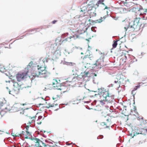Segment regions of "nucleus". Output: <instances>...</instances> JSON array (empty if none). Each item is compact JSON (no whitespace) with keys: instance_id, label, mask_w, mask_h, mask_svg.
I'll return each instance as SVG.
<instances>
[{"instance_id":"nucleus-35","label":"nucleus","mask_w":147,"mask_h":147,"mask_svg":"<svg viewBox=\"0 0 147 147\" xmlns=\"http://www.w3.org/2000/svg\"><path fill=\"white\" fill-rule=\"evenodd\" d=\"M3 104V102L2 101H0V107L2 106V104Z\"/></svg>"},{"instance_id":"nucleus-31","label":"nucleus","mask_w":147,"mask_h":147,"mask_svg":"<svg viewBox=\"0 0 147 147\" xmlns=\"http://www.w3.org/2000/svg\"><path fill=\"white\" fill-rule=\"evenodd\" d=\"M43 61L44 63L45 62H47L48 61V58H45L43 60Z\"/></svg>"},{"instance_id":"nucleus-37","label":"nucleus","mask_w":147,"mask_h":147,"mask_svg":"<svg viewBox=\"0 0 147 147\" xmlns=\"http://www.w3.org/2000/svg\"><path fill=\"white\" fill-rule=\"evenodd\" d=\"M98 94H94V95H92V96H96V97H97V96H98V95H98ZM99 96H100V95H99Z\"/></svg>"},{"instance_id":"nucleus-34","label":"nucleus","mask_w":147,"mask_h":147,"mask_svg":"<svg viewBox=\"0 0 147 147\" xmlns=\"http://www.w3.org/2000/svg\"><path fill=\"white\" fill-rule=\"evenodd\" d=\"M76 37V38H78V36L76 35H74L73 37L71 36V38H74L75 39V37Z\"/></svg>"},{"instance_id":"nucleus-22","label":"nucleus","mask_w":147,"mask_h":147,"mask_svg":"<svg viewBox=\"0 0 147 147\" xmlns=\"http://www.w3.org/2000/svg\"><path fill=\"white\" fill-rule=\"evenodd\" d=\"M27 67L28 69H33V68L34 67V66L33 65V62L32 61H31L30 63H29L28 65L27 66Z\"/></svg>"},{"instance_id":"nucleus-32","label":"nucleus","mask_w":147,"mask_h":147,"mask_svg":"<svg viewBox=\"0 0 147 147\" xmlns=\"http://www.w3.org/2000/svg\"><path fill=\"white\" fill-rule=\"evenodd\" d=\"M103 136L102 135H100L97 137V139H102L103 138Z\"/></svg>"},{"instance_id":"nucleus-2","label":"nucleus","mask_w":147,"mask_h":147,"mask_svg":"<svg viewBox=\"0 0 147 147\" xmlns=\"http://www.w3.org/2000/svg\"><path fill=\"white\" fill-rule=\"evenodd\" d=\"M12 82L13 84L14 87L11 91H9V93L14 96L18 94L20 90H22L24 88V86L22 84L18 83L14 80H12Z\"/></svg>"},{"instance_id":"nucleus-11","label":"nucleus","mask_w":147,"mask_h":147,"mask_svg":"<svg viewBox=\"0 0 147 147\" xmlns=\"http://www.w3.org/2000/svg\"><path fill=\"white\" fill-rule=\"evenodd\" d=\"M46 103L47 104L46 106L45 107L49 108H51V109L54 110V111H57L59 109V107L58 106L57 104L51 103H47L46 102Z\"/></svg>"},{"instance_id":"nucleus-4","label":"nucleus","mask_w":147,"mask_h":147,"mask_svg":"<svg viewBox=\"0 0 147 147\" xmlns=\"http://www.w3.org/2000/svg\"><path fill=\"white\" fill-rule=\"evenodd\" d=\"M95 60V58L93 55H87L82 58V62L84 64H86L87 65L89 64L91 65L89 67H92L93 63Z\"/></svg>"},{"instance_id":"nucleus-21","label":"nucleus","mask_w":147,"mask_h":147,"mask_svg":"<svg viewBox=\"0 0 147 147\" xmlns=\"http://www.w3.org/2000/svg\"><path fill=\"white\" fill-rule=\"evenodd\" d=\"M38 72H40L42 71H44L46 69V67L45 66V65L43 66H40L39 65H38Z\"/></svg>"},{"instance_id":"nucleus-24","label":"nucleus","mask_w":147,"mask_h":147,"mask_svg":"<svg viewBox=\"0 0 147 147\" xmlns=\"http://www.w3.org/2000/svg\"><path fill=\"white\" fill-rule=\"evenodd\" d=\"M132 10L134 11H137V10H138V12L137 14H138L139 15H140L142 14L138 8H136L135 7H133L132 8Z\"/></svg>"},{"instance_id":"nucleus-6","label":"nucleus","mask_w":147,"mask_h":147,"mask_svg":"<svg viewBox=\"0 0 147 147\" xmlns=\"http://www.w3.org/2000/svg\"><path fill=\"white\" fill-rule=\"evenodd\" d=\"M28 71L18 72L16 75L17 80L18 82H20L25 80L28 76Z\"/></svg>"},{"instance_id":"nucleus-38","label":"nucleus","mask_w":147,"mask_h":147,"mask_svg":"<svg viewBox=\"0 0 147 147\" xmlns=\"http://www.w3.org/2000/svg\"><path fill=\"white\" fill-rule=\"evenodd\" d=\"M69 38H70V39H71V38H66V39H65V40H66V41H67V40H68V39H69Z\"/></svg>"},{"instance_id":"nucleus-5","label":"nucleus","mask_w":147,"mask_h":147,"mask_svg":"<svg viewBox=\"0 0 147 147\" xmlns=\"http://www.w3.org/2000/svg\"><path fill=\"white\" fill-rule=\"evenodd\" d=\"M140 17H136L134 19L133 24L129 23V28H133L134 31H137L139 30L142 24L140 21Z\"/></svg>"},{"instance_id":"nucleus-47","label":"nucleus","mask_w":147,"mask_h":147,"mask_svg":"<svg viewBox=\"0 0 147 147\" xmlns=\"http://www.w3.org/2000/svg\"><path fill=\"white\" fill-rule=\"evenodd\" d=\"M6 88H7V89H8V87H6Z\"/></svg>"},{"instance_id":"nucleus-25","label":"nucleus","mask_w":147,"mask_h":147,"mask_svg":"<svg viewBox=\"0 0 147 147\" xmlns=\"http://www.w3.org/2000/svg\"><path fill=\"white\" fill-rule=\"evenodd\" d=\"M23 114L25 116H27L28 115V114L29 111L27 109H24L23 111Z\"/></svg>"},{"instance_id":"nucleus-15","label":"nucleus","mask_w":147,"mask_h":147,"mask_svg":"<svg viewBox=\"0 0 147 147\" xmlns=\"http://www.w3.org/2000/svg\"><path fill=\"white\" fill-rule=\"evenodd\" d=\"M52 85L53 86V87H54V89L57 88L60 85V83L58 82L56 79H53V80L52 82Z\"/></svg>"},{"instance_id":"nucleus-16","label":"nucleus","mask_w":147,"mask_h":147,"mask_svg":"<svg viewBox=\"0 0 147 147\" xmlns=\"http://www.w3.org/2000/svg\"><path fill=\"white\" fill-rule=\"evenodd\" d=\"M36 117L33 116L31 117L30 116L27 117L26 118V120L27 122V123L31 122V124L32 123L34 122L35 121Z\"/></svg>"},{"instance_id":"nucleus-33","label":"nucleus","mask_w":147,"mask_h":147,"mask_svg":"<svg viewBox=\"0 0 147 147\" xmlns=\"http://www.w3.org/2000/svg\"><path fill=\"white\" fill-rule=\"evenodd\" d=\"M143 19L145 20H147V16H144L143 17Z\"/></svg>"},{"instance_id":"nucleus-18","label":"nucleus","mask_w":147,"mask_h":147,"mask_svg":"<svg viewBox=\"0 0 147 147\" xmlns=\"http://www.w3.org/2000/svg\"><path fill=\"white\" fill-rule=\"evenodd\" d=\"M55 89L57 90L56 91L57 96L59 97L61 96L63 93V92H62V90L61 89V86L60 88L58 87L57 88H55Z\"/></svg>"},{"instance_id":"nucleus-46","label":"nucleus","mask_w":147,"mask_h":147,"mask_svg":"<svg viewBox=\"0 0 147 147\" xmlns=\"http://www.w3.org/2000/svg\"><path fill=\"white\" fill-rule=\"evenodd\" d=\"M107 7H105V9H107Z\"/></svg>"},{"instance_id":"nucleus-49","label":"nucleus","mask_w":147,"mask_h":147,"mask_svg":"<svg viewBox=\"0 0 147 147\" xmlns=\"http://www.w3.org/2000/svg\"><path fill=\"white\" fill-rule=\"evenodd\" d=\"M85 68H86V66H85Z\"/></svg>"},{"instance_id":"nucleus-10","label":"nucleus","mask_w":147,"mask_h":147,"mask_svg":"<svg viewBox=\"0 0 147 147\" xmlns=\"http://www.w3.org/2000/svg\"><path fill=\"white\" fill-rule=\"evenodd\" d=\"M89 74L88 71H85L81 73V75L78 76H77L74 77H72V81H76V80H79V79H82L83 77H86L88 76V74Z\"/></svg>"},{"instance_id":"nucleus-1","label":"nucleus","mask_w":147,"mask_h":147,"mask_svg":"<svg viewBox=\"0 0 147 147\" xmlns=\"http://www.w3.org/2000/svg\"><path fill=\"white\" fill-rule=\"evenodd\" d=\"M98 94L100 95V103L102 105L104 104L103 101L109 103H112L115 100L114 96L111 95L109 91L104 88L98 89Z\"/></svg>"},{"instance_id":"nucleus-40","label":"nucleus","mask_w":147,"mask_h":147,"mask_svg":"<svg viewBox=\"0 0 147 147\" xmlns=\"http://www.w3.org/2000/svg\"><path fill=\"white\" fill-rule=\"evenodd\" d=\"M94 76H96L97 75L96 74H94Z\"/></svg>"},{"instance_id":"nucleus-14","label":"nucleus","mask_w":147,"mask_h":147,"mask_svg":"<svg viewBox=\"0 0 147 147\" xmlns=\"http://www.w3.org/2000/svg\"><path fill=\"white\" fill-rule=\"evenodd\" d=\"M61 89L63 93H68L70 90V87L69 86H61Z\"/></svg>"},{"instance_id":"nucleus-17","label":"nucleus","mask_w":147,"mask_h":147,"mask_svg":"<svg viewBox=\"0 0 147 147\" xmlns=\"http://www.w3.org/2000/svg\"><path fill=\"white\" fill-rule=\"evenodd\" d=\"M29 77L32 80L34 79L36 77H40L38 72H33L32 73L31 75L29 76Z\"/></svg>"},{"instance_id":"nucleus-39","label":"nucleus","mask_w":147,"mask_h":147,"mask_svg":"<svg viewBox=\"0 0 147 147\" xmlns=\"http://www.w3.org/2000/svg\"><path fill=\"white\" fill-rule=\"evenodd\" d=\"M109 86H112H112H113V84H110V85H109Z\"/></svg>"},{"instance_id":"nucleus-36","label":"nucleus","mask_w":147,"mask_h":147,"mask_svg":"<svg viewBox=\"0 0 147 147\" xmlns=\"http://www.w3.org/2000/svg\"><path fill=\"white\" fill-rule=\"evenodd\" d=\"M57 21H56V20L53 21L52 22V23L53 24H55L57 22Z\"/></svg>"},{"instance_id":"nucleus-8","label":"nucleus","mask_w":147,"mask_h":147,"mask_svg":"<svg viewBox=\"0 0 147 147\" xmlns=\"http://www.w3.org/2000/svg\"><path fill=\"white\" fill-rule=\"evenodd\" d=\"M88 5L86 3H84L81 5V10L80 11V15L85 16V14L88 12Z\"/></svg>"},{"instance_id":"nucleus-12","label":"nucleus","mask_w":147,"mask_h":147,"mask_svg":"<svg viewBox=\"0 0 147 147\" xmlns=\"http://www.w3.org/2000/svg\"><path fill=\"white\" fill-rule=\"evenodd\" d=\"M40 78H46L48 77L49 75V73L46 69L40 72H38Z\"/></svg>"},{"instance_id":"nucleus-29","label":"nucleus","mask_w":147,"mask_h":147,"mask_svg":"<svg viewBox=\"0 0 147 147\" xmlns=\"http://www.w3.org/2000/svg\"><path fill=\"white\" fill-rule=\"evenodd\" d=\"M142 10L143 11V13H144L146 15V13H147V8L144 9H142Z\"/></svg>"},{"instance_id":"nucleus-7","label":"nucleus","mask_w":147,"mask_h":147,"mask_svg":"<svg viewBox=\"0 0 147 147\" xmlns=\"http://www.w3.org/2000/svg\"><path fill=\"white\" fill-rule=\"evenodd\" d=\"M88 13L91 16H96V13L95 12V8L93 5L90 4H88L87 6Z\"/></svg>"},{"instance_id":"nucleus-27","label":"nucleus","mask_w":147,"mask_h":147,"mask_svg":"<svg viewBox=\"0 0 147 147\" xmlns=\"http://www.w3.org/2000/svg\"><path fill=\"white\" fill-rule=\"evenodd\" d=\"M102 18L101 17L98 20H96L95 21L96 23H100L102 22Z\"/></svg>"},{"instance_id":"nucleus-20","label":"nucleus","mask_w":147,"mask_h":147,"mask_svg":"<svg viewBox=\"0 0 147 147\" xmlns=\"http://www.w3.org/2000/svg\"><path fill=\"white\" fill-rule=\"evenodd\" d=\"M61 53L59 50L56 51L54 54V57L55 59L58 58L59 57L61 56Z\"/></svg>"},{"instance_id":"nucleus-43","label":"nucleus","mask_w":147,"mask_h":147,"mask_svg":"<svg viewBox=\"0 0 147 147\" xmlns=\"http://www.w3.org/2000/svg\"><path fill=\"white\" fill-rule=\"evenodd\" d=\"M53 100H55V98L53 97Z\"/></svg>"},{"instance_id":"nucleus-28","label":"nucleus","mask_w":147,"mask_h":147,"mask_svg":"<svg viewBox=\"0 0 147 147\" xmlns=\"http://www.w3.org/2000/svg\"><path fill=\"white\" fill-rule=\"evenodd\" d=\"M31 122L29 123H27V125H26V130H28V128L31 125Z\"/></svg>"},{"instance_id":"nucleus-41","label":"nucleus","mask_w":147,"mask_h":147,"mask_svg":"<svg viewBox=\"0 0 147 147\" xmlns=\"http://www.w3.org/2000/svg\"><path fill=\"white\" fill-rule=\"evenodd\" d=\"M137 89V88H136L135 89V88H134V89L133 90V91H134V90H136Z\"/></svg>"},{"instance_id":"nucleus-42","label":"nucleus","mask_w":147,"mask_h":147,"mask_svg":"<svg viewBox=\"0 0 147 147\" xmlns=\"http://www.w3.org/2000/svg\"><path fill=\"white\" fill-rule=\"evenodd\" d=\"M118 82V81H117V82H116V81H115V83H116V82Z\"/></svg>"},{"instance_id":"nucleus-30","label":"nucleus","mask_w":147,"mask_h":147,"mask_svg":"<svg viewBox=\"0 0 147 147\" xmlns=\"http://www.w3.org/2000/svg\"><path fill=\"white\" fill-rule=\"evenodd\" d=\"M40 120V119H38L37 120V123L39 125L40 124L42 123V122Z\"/></svg>"},{"instance_id":"nucleus-19","label":"nucleus","mask_w":147,"mask_h":147,"mask_svg":"<svg viewBox=\"0 0 147 147\" xmlns=\"http://www.w3.org/2000/svg\"><path fill=\"white\" fill-rule=\"evenodd\" d=\"M116 76V78L119 80V82H123L124 78H125V76L122 74H118Z\"/></svg>"},{"instance_id":"nucleus-45","label":"nucleus","mask_w":147,"mask_h":147,"mask_svg":"<svg viewBox=\"0 0 147 147\" xmlns=\"http://www.w3.org/2000/svg\"><path fill=\"white\" fill-rule=\"evenodd\" d=\"M81 54H83V53L82 52V53H81Z\"/></svg>"},{"instance_id":"nucleus-23","label":"nucleus","mask_w":147,"mask_h":147,"mask_svg":"<svg viewBox=\"0 0 147 147\" xmlns=\"http://www.w3.org/2000/svg\"><path fill=\"white\" fill-rule=\"evenodd\" d=\"M103 0H99L97 2V3L96 4V5H97V7H98L100 4L104 5V3H103Z\"/></svg>"},{"instance_id":"nucleus-9","label":"nucleus","mask_w":147,"mask_h":147,"mask_svg":"<svg viewBox=\"0 0 147 147\" xmlns=\"http://www.w3.org/2000/svg\"><path fill=\"white\" fill-rule=\"evenodd\" d=\"M23 135L25 136L24 138L25 139H30V138L31 134L28 130H26V131H22L21 134H16L13 136L16 137H19Z\"/></svg>"},{"instance_id":"nucleus-3","label":"nucleus","mask_w":147,"mask_h":147,"mask_svg":"<svg viewBox=\"0 0 147 147\" xmlns=\"http://www.w3.org/2000/svg\"><path fill=\"white\" fill-rule=\"evenodd\" d=\"M100 55V56L99 58L96 61V63H93L92 66V68H101L106 65V64L104 61V59L105 57L104 54L101 53Z\"/></svg>"},{"instance_id":"nucleus-13","label":"nucleus","mask_w":147,"mask_h":147,"mask_svg":"<svg viewBox=\"0 0 147 147\" xmlns=\"http://www.w3.org/2000/svg\"><path fill=\"white\" fill-rule=\"evenodd\" d=\"M107 121V122L105 123V122H102L101 123V125L104 128H107L109 127L111 125H110L111 123V120L107 119H106Z\"/></svg>"},{"instance_id":"nucleus-26","label":"nucleus","mask_w":147,"mask_h":147,"mask_svg":"<svg viewBox=\"0 0 147 147\" xmlns=\"http://www.w3.org/2000/svg\"><path fill=\"white\" fill-rule=\"evenodd\" d=\"M117 41H114V43L113 44V48H115L116 47L117 45Z\"/></svg>"},{"instance_id":"nucleus-48","label":"nucleus","mask_w":147,"mask_h":147,"mask_svg":"<svg viewBox=\"0 0 147 147\" xmlns=\"http://www.w3.org/2000/svg\"><path fill=\"white\" fill-rule=\"evenodd\" d=\"M146 131H147V129H146Z\"/></svg>"},{"instance_id":"nucleus-50","label":"nucleus","mask_w":147,"mask_h":147,"mask_svg":"<svg viewBox=\"0 0 147 147\" xmlns=\"http://www.w3.org/2000/svg\"><path fill=\"white\" fill-rule=\"evenodd\" d=\"M1 131L0 130V131Z\"/></svg>"},{"instance_id":"nucleus-44","label":"nucleus","mask_w":147,"mask_h":147,"mask_svg":"<svg viewBox=\"0 0 147 147\" xmlns=\"http://www.w3.org/2000/svg\"><path fill=\"white\" fill-rule=\"evenodd\" d=\"M124 28L126 30H126V28L125 27V28Z\"/></svg>"}]
</instances>
